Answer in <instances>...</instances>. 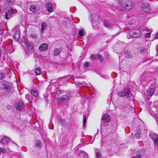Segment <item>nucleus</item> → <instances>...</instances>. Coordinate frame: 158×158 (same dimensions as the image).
<instances>
[{"label":"nucleus","mask_w":158,"mask_h":158,"mask_svg":"<svg viewBox=\"0 0 158 158\" xmlns=\"http://www.w3.org/2000/svg\"><path fill=\"white\" fill-rule=\"evenodd\" d=\"M120 10H130L133 8V5L130 0H118Z\"/></svg>","instance_id":"f257e3e1"},{"label":"nucleus","mask_w":158,"mask_h":158,"mask_svg":"<svg viewBox=\"0 0 158 158\" xmlns=\"http://www.w3.org/2000/svg\"><path fill=\"white\" fill-rule=\"evenodd\" d=\"M141 35V32L139 30L133 29L129 31V34L127 35V37L129 39H130L131 37L138 38Z\"/></svg>","instance_id":"f03ea898"},{"label":"nucleus","mask_w":158,"mask_h":158,"mask_svg":"<svg viewBox=\"0 0 158 158\" xmlns=\"http://www.w3.org/2000/svg\"><path fill=\"white\" fill-rule=\"evenodd\" d=\"M131 94L130 91L127 89H125L123 90V91L119 92L118 93V95L120 97L127 96L129 97L131 96Z\"/></svg>","instance_id":"7ed1b4c3"},{"label":"nucleus","mask_w":158,"mask_h":158,"mask_svg":"<svg viewBox=\"0 0 158 158\" xmlns=\"http://www.w3.org/2000/svg\"><path fill=\"white\" fill-rule=\"evenodd\" d=\"M5 13L4 16L5 19H8L12 17L15 13L11 8H9Z\"/></svg>","instance_id":"20e7f679"},{"label":"nucleus","mask_w":158,"mask_h":158,"mask_svg":"<svg viewBox=\"0 0 158 158\" xmlns=\"http://www.w3.org/2000/svg\"><path fill=\"white\" fill-rule=\"evenodd\" d=\"M150 137L152 139L154 145L158 146V135L154 133L149 134Z\"/></svg>","instance_id":"39448f33"},{"label":"nucleus","mask_w":158,"mask_h":158,"mask_svg":"<svg viewBox=\"0 0 158 158\" xmlns=\"http://www.w3.org/2000/svg\"><path fill=\"white\" fill-rule=\"evenodd\" d=\"M69 99V97L67 95H65L58 98L57 100L60 103H63L68 101Z\"/></svg>","instance_id":"423d86ee"},{"label":"nucleus","mask_w":158,"mask_h":158,"mask_svg":"<svg viewBox=\"0 0 158 158\" xmlns=\"http://www.w3.org/2000/svg\"><path fill=\"white\" fill-rule=\"evenodd\" d=\"M3 87L5 90V92L6 94H9L11 90V86L7 82H4L2 83Z\"/></svg>","instance_id":"0eeeda50"},{"label":"nucleus","mask_w":158,"mask_h":158,"mask_svg":"<svg viewBox=\"0 0 158 158\" xmlns=\"http://www.w3.org/2000/svg\"><path fill=\"white\" fill-rule=\"evenodd\" d=\"M142 7L143 10L144 12H148L151 10L149 6L147 3L143 4L142 5Z\"/></svg>","instance_id":"6e6552de"},{"label":"nucleus","mask_w":158,"mask_h":158,"mask_svg":"<svg viewBox=\"0 0 158 158\" xmlns=\"http://www.w3.org/2000/svg\"><path fill=\"white\" fill-rule=\"evenodd\" d=\"M48 45L46 43H43L39 47V49L41 51H45L48 49Z\"/></svg>","instance_id":"1a4fd4ad"},{"label":"nucleus","mask_w":158,"mask_h":158,"mask_svg":"<svg viewBox=\"0 0 158 158\" xmlns=\"http://www.w3.org/2000/svg\"><path fill=\"white\" fill-rule=\"evenodd\" d=\"M9 139L6 136H4L1 138V142L3 144H6L8 143L9 141Z\"/></svg>","instance_id":"9d476101"},{"label":"nucleus","mask_w":158,"mask_h":158,"mask_svg":"<svg viewBox=\"0 0 158 158\" xmlns=\"http://www.w3.org/2000/svg\"><path fill=\"white\" fill-rule=\"evenodd\" d=\"M102 119L106 122H109L110 119V117L107 114L104 115L102 118Z\"/></svg>","instance_id":"9b49d317"},{"label":"nucleus","mask_w":158,"mask_h":158,"mask_svg":"<svg viewBox=\"0 0 158 158\" xmlns=\"http://www.w3.org/2000/svg\"><path fill=\"white\" fill-rule=\"evenodd\" d=\"M46 7L48 12L50 13L52 12L53 10V7L51 4L48 3L47 4L46 6Z\"/></svg>","instance_id":"f8f14e48"},{"label":"nucleus","mask_w":158,"mask_h":158,"mask_svg":"<svg viewBox=\"0 0 158 158\" xmlns=\"http://www.w3.org/2000/svg\"><path fill=\"white\" fill-rule=\"evenodd\" d=\"M24 106V104L22 102H19L16 107V109L21 110H22Z\"/></svg>","instance_id":"ddd939ff"},{"label":"nucleus","mask_w":158,"mask_h":158,"mask_svg":"<svg viewBox=\"0 0 158 158\" xmlns=\"http://www.w3.org/2000/svg\"><path fill=\"white\" fill-rule=\"evenodd\" d=\"M31 94L35 97L38 96V91L35 89H32L31 91Z\"/></svg>","instance_id":"4468645a"},{"label":"nucleus","mask_w":158,"mask_h":158,"mask_svg":"<svg viewBox=\"0 0 158 158\" xmlns=\"http://www.w3.org/2000/svg\"><path fill=\"white\" fill-rule=\"evenodd\" d=\"M124 56L127 58H131L132 56V55L129 51L127 50L124 53Z\"/></svg>","instance_id":"2eb2a0df"},{"label":"nucleus","mask_w":158,"mask_h":158,"mask_svg":"<svg viewBox=\"0 0 158 158\" xmlns=\"http://www.w3.org/2000/svg\"><path fill=\"white\" fill-rule=\"evenodd\" d=\"M153 89L149 88L147 89V95L148 96H151L153 94L154 92Z\"/></svg>","instance_id":"dca6fc26"},{"label":"nucleus","mask_w":158,"mask_h":158,"mask_svg":"<svg viewBox=\"0 0 158 158\" xmlns=\"http://www.w3.org/2000/svg\"><path fill=\"white\" fill-rule=\"evenodd\" d=\"M34 71L37 75H40L42 73V71L41 69L39 67L35 68L34 70Z\"/></svg>","instance_id":"f3484780"},{"label":"nucleus","mask_w":158,"mask_h":158,"mask_svg":"<svg viewBox=\"0 0 158 158\" xmlns=\"http://www.w3.org/2000/svg\"><path fill=\"white\" fill-rule=\"evenodd\" d=\"M104 25L105 27L108 28H109L111 27V26L110 23V22L108 20H106L104 21Z\"/></svg>","instance_id":"a211bd4d"},{"label":"nucleus","mask_w":158,"mask_h":158,"mask_svg":"<svg viewBox=\"0 0 158 158\" xmlns=\"http://www.w3.org/2000/svg\"><path fill=\"white\" fill-rule=\"evenodd\" d=\"M14 39L18 40L19 39V33L18 31H16L15 32L14 35L13 36Z\"/></svg>","instance_id":"6ab92c4d"},{"label":"nucleus","mask_w":158,"mask_h":158,"mask_svg":"<svg viewBox=\"0 0 158 158\" xmlns=\"http://www.w3.org/2000/svg\"><path fill=\"white\" fill-rule=\"evenodd\" d=\"M41 32L42 33H43L44 32V30L45 28L47 26L46 24L44 22H42L41 23Z\"/></svg>","instance_id":"aec40b11"},{"label":"nucleus","mask_w":158,"mask_h":158,"mask_svg":"<svg viewBox=\"0 0 158 158\" xmlns=\"http://www.w3.org/2000/svg\"><path fill=\"white\" fill-rule=\"evenodd\" d=\"M141 132V131L140 129L137 130L135 135V137L139 139L140 137V133Z\"/></svg>","instance_id":"412c9836"},{"label":"nucleus","mask_w":158,"mask_h":158,"mask_svg":"<svg viewBox=\"0 0 158 158\" xmlns=\"http://www.w3.org/2000/svg\"><path fill=\"white\" fill-rule=\"evenodd\" d=\"M60 50L59 49L56 48L54 50L53 54L54 56H57L60 54Z\"/></svg>","instance_id":"4be33fe9"},{"label":"nucleus","mask_w":158,"mask_h":158,"mask_svg":"<svg viewBox=\"0 0 158 158\" xmlns=\"http://www.w3.org/2000/svg\"><path fill=\"white\" fill-rule=\"evenodd\" d=\"M36 7L34 5H31L30 8V10L33 13H35L36 11Z\"/></svg>","instance_id":"5701e85b"},{"label":"nucleus","mask_w":158,"mask_h":158,"mask_svg":"<svg viewBox=\"0 0 158 158\" xmlns=\"http://www.w3.org/2000/svg\"><path fill=\"white\" fill-rule=\"evenodd\" d=\"M86 120V116L84 114L83 117V126L84 128L85 127Z\"/></svg>","instance_id":"b1692460"},{"label":"nucleus","mask_w":158,"mask_h":158,"mask_svg":"<svg viewBox=\"0 0 158 158\" xmlns=\"http://www.w3.org/2000/svg\"><path fill=\"white\" fill-rule=\"evenodd\" d=\"M95 155L96 158H102V154L99 152H97Z\"/></svg>","instance_id":"393cba45"},{"label":"nucleus","mask_w":158,"mask_h":158,"mask_svg":"<svg viewBox=\"0 0 158 158\" xmlns=\"http://www.w3.org/2000/svg\"><path fill=\"white\" fill-rule=\"evenodd\" d=\"M14 1V0H7L6 1V4L8 5H11Z\"/></svg>","instance_id":"a878e982"},{"label":"nucleus","mask_w":158,"mask_h":158,"mask_svg":"<svg viewBox=\"0 0 158 158\" xmlns=\"http://www.w3.org/2000/svg\"><path fill=\"white\" fill-rule=\"evenodd\" d=\"M35 145L36 147H37L38 148H40L41 147V143L40 141H37L35 143Z\"/></svg>","instance_id":"bb28decb"},{"label":"nucleus","mask_w":158,"mask_h":158,"mask_svg":"<svg viewBox=\"0 0 158 158\" xmlns=\"http://www.w3.org/2000/svg\"><path fill=\"white\" fill-rule=\"evenodd\" d=\"M96 56H97L98 59L100 61L102 62L103 61V59L101 56L99 54H98L96 55Z\"/></svg>","instance_id":"cd10ccee"},{"label":"nucleus","mask_w":158,"mask_h":158,"mask_svg":"<svg viewBox=\"0 0 158 158\" xmlns=\"http://www.w3.org/2000/svg\"><path fill=\"white\" fill-rule=\"evenodd\" d=\"M78 35L80 36H83L84 35V32L82 30H80L78 32Z\"/></svg>","instance_id":"c85d7f7f"},{"label":"nucleus","mask_w":158,"mask_h":158,"mask_svg":"<svg viewBox=\"0 0 158 158\" xmlns=\"http://www.w3.org/2000/svg\"><path fill=\"white\" fill-rule=\"evenodd\" d=\"M31 36L32 38L34 39H37V36L36 34H33L31 35Z\"/></svg>","instance_id":"c756f323"},{"label":"nucleus","mask_w":158,"mask_h":158,"mask_svg":"<svg viewBox=\"0 0 158 158\" xmlns=\"http://www.w3.org/2000/svg\"><path fill=\"white\" fill-rule=\"evenodd\" d=\"M6 149L5 148H1L0 147V152H1L3 153H5L6 152Z\"/></svg>","instance_id":"7c9ffc66"},{"label":"nucleus","mask_w":158,"mask_h":158,"mask_svg":"<svg viewBox=\"0 0 158 158\" xmlns=\"http://www.w3.org/2000/svg\"><path fill=\"white\" fill-rule=\"evenodd\" d=\"M4 77V74L3 73H0V79H3Z\"/></svg>","instance_id":"2f4dec72"},{"label":"nucleus","mask_w":158,"mask_h":158,"mask_svg":"<svg viewBox=\"0 0 158 158\" xmlns=\"http://www.w3.org/2000/svg\"><path fill=\"white\" fill-rule=\"evenodd\" d=\"M151 34V32H149L148 33H147L146 34V38H149L150 36V34Z\"/></svg>","instance_id":"473e14b6"},{"label":"nucleus","mask_w":158,"mask_h":158,"mask_svg":"<svg viewBox=\"0 0 158 158\" xmlns=\"http://www.w3.org/2000/svg\"><path fill=\"white\" fill-rule=\"evenodd\" d=\"M89 64L88 62H86L84 64V67L87 68L89 66Z\"/></svg>","instance_id":"72a5a7b5"},{"label":"nucleus","mask_w":158,"mask_h":158,"mask_svg":"<svg viewBox=\"0 0 158 158\" xmlns=\"http://www.w3.org/2000/svg\"><path fill=\"white\" fill-rule=\"evenodd\" d=\"M94 54H93L91 56V60H93L95 59V57L94 56Z\"/></svg>","instance_id":"f704fd0d"},{"label":"nucleus","mask_w":158,"mask_h":158,"mask_svg":"<svg viewBox=\"0 0 158 158\" xmlns=\"http://www.w3.org/2000/svg\"><path fill=\"white\" fill-rule=\"evenodd\" d=\"M60 122L62 124H64L65 123V121L63 119H60Z\"/></svg>","instance_id":"c9c22d12"},{"label":"nucleus","mask_w":158,"mask_h":158,"mask_svg":"<svg viewBox=\"0 0 158 158\" xmlns=\"http://www.w3.org/2000/svg\"><path fill=\"white\" fill-rule=\"evenodd\" d=\"M133 158H141V157L140 155H137L135 157H133Z\"/></svg>","instance_id":"e433bc0d"},{"label":"nucleus","mask_w":158,"mask_h":158,"mask_svg":"<svg viewBox=\"0 0 158 158\" xmlns=\"http://www.w3.org/2000/svg\"><path fill=\"white\" fill-rule=\"evenodd\" d=\"M7 108L9 110H10L11 109V106L10 105H8L7 106Z\"/></svg>","instance_id":"4c0bfd02"},{"label":"nucleus","mask_w":158,"mask_h":158,"mask_svg":"<svg viewBox=\"0 0 158 158\" xmlns=\"http://www.w3.org/2000/svg\"><path fill=\"white\" fill-rule=\"evenodd\" d=\"M4 31V30L3 29L0 30V35H2L3 34Z\"/></svg>","instance_id":"58836bf2"},{"label":"nucleus","mask_w":158,"mask_h":158,"mask_svg":"<svg viewBox=\"0 0 158 158\" xmlns=\"http://www.w3.org/2000/svg\"><path fill=\"white\" fill-rule=\"evenodd\" d=\"M149 30V29L147 28H144V29L143 30V31H148Z\"/></svg>","instance_id":"ea45409f"},{"label":"nucleus","mask_w":158,"mask_h":158,"mask_svg":"<svg viewBox=\"0 0 158 158\" xmlns=\"http://www.w3.org/2000/svg\"><path fill=\"white\" fill-rule=\"evenodd\" d=\"M155 38L156 39H158V32L156 34Z\"/></svg>","instance_id":"a19ab883"},{"label":"nucleus","mask_w":158,"mask_h":158,"mask_svg":"<svg viewBox=\"0 0 158 158\" xmlns=\"http://www.w3.org/2000/svg\"><path fill=\"white\" fill-rule=\"evenodd\" d=\"M156 50L157 52V53H158V46L157 47Z\"/></svg>","instance_id":"79ce46f5"},{"label":"nucleus","mask_w":158,"mask_h":158,"mask_svg":"<svg viewBox=\"0 0 158 158\" xmlns=\"http://www.w3.org/2000/svg\"><path fill=\"white\" fill-rule=\"evenodd\" d=\"M144 50V49L143 48V49H142L141 51L142 52V51H143Z\"/></svg>","instance_id":"37998d69"},{"label":"nucleus","mask_w":158,"mask_h":158,"mask_svg":"<svg viewBox=\"0 0 158 158\" xmlns=\"http://www.w3.org/2000/svg\"><path fill=\"white\" fill-rule=\"evenodd\" d=\"M82 83H85V82H83Z\"/></svg>","instance_id":"c03bdc74"}]
</instances>
